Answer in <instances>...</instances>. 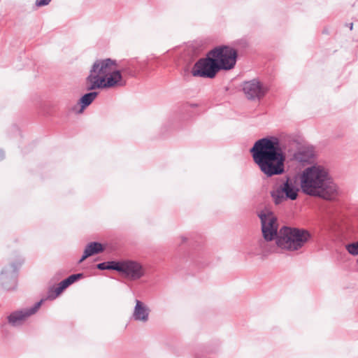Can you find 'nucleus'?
I'll return each mask as SVG.
<instances>
[{"label": "nucleus", "instance_id": "0eeeda50", "mask_svg": "<svg viewBox=\"0 0 358 358\" xmlns=\"http://www.w3.org/2000/svg\"><path fill=\"white\" fill-rule=\"evenodd\" d=\"M298 192L299 188L289 179H287L285 182L272 189L271 196L275 204L278 205L287 199H296Z\"/></svg>", "mask_w": 358, "mask_h": 358}, {"label": "nucleus", "instance_id": "dca6fc26", "mask_svg": "<svg viewBox=\"0 0 358 358\" xmlns=\"http://www.w3.org/2000/svg\"><path fill=\"white\" fill-rule=\"evenodd\" d=\"M98 93L96 92H89L83 95L80 99L82 108L88 106L96 97Z\"/></svg>", "mask_w": 358, "mask_h": 358}, {"label": "nucleus", "instance_id": "1a4fd4ad", "mask_svg": "<svg viewBox=\"0 0 358 358\" xmlns=\"http://www.w3.org/2000/svg\"><path fill=\"white\" fill-rule=\"evenodd\" d=\"M243 90L250 100H260L268 92V88L257 80L245 82Z\"/></svg>", "mask_w": 358, "mask_h": 358}, {"label": "nucleus", "instance_id": "20e7f679", "mask_svg": "<svg viewBox=\"0 0 358 358\" xmlns=\"http://www.w3.org/2000/svg\"><path fill=\"white\" fill-rule=\"evenodd\" d=\"M123 84L117 62L110 59L96 60L86 80L87 90L115 87Z\"/></svg>", "mask_w": 358, "mask_h": 358}, {"label": "nucleus", "instance_id": "39448f33", "mask_svg": "<svg viewBox=\"0 0 358 358\" xmlns=\"http://www.w3.org/2000/svg\"><path fill=\"white\" fill-rule=\"evenodd\" d=\"M219 71L218 64L209 51L194 64L191 73L194 77L213 78Z\"/></svg>", "mask_w": 358, "mask_h": 358}, {"label": "nucleus", "instance_id": "a211bd4d", "mask_svg": "<svg viewBox=\"0 0 358 358\" xmlns=\"http://www.w3.org/2000/svg\"><path fill=\"white\" fill-rule=\"evenodd\" d=\"M347 251L352 255H358V241L345 246Z\"/></svg>", "mask_w": 358, "mask_h": 358}, {"label": "nucleus", "instance_id": "9d476101", "mask_svg": "<svg viewBox=\"0 0 358 358\" xmlns=\"http://www.w3.org/2000/svg\"><path fill=\"white\" fill-rule=\"evenodd\" d=\"M42 303L43 300H41L30 308H26L12 313L8 317L9 324L13 327H17L22 324L29 316L34 314L38 310Z\"/></svg>", "mask_w": 358, "mask_h": 358}, {"label": "nucleus", "instance_id": "412c9836", "mask_svg": "<svg viewBox=\"0 0 358 358\" xmlns=\"http://www.w3.org/2000/svg\"><path fill=\"white\" fill-rule=\"evenodd\" d=\"M4 157V153L2 150H0V159H3Z\"/></svg>", "mask_w": 358, "mask_h": 358}, {"label": "nucleus", "instance_id": "ddd939ff", "mask_svg": "<svg viewBox=\"0 0 358 358\" xmlns=\"http://www.w3.org/2000/svg\"><path fill=\"white\" fill-rule=\"evenodd\" d=\"M315 157V152L312 146L299 148L293 155V159L299 163H311Z\"/></svg>", "mask_w": 358, "mask_h": 358}, {"label": "nucleus", "instance_id": "423d86ee", "mask_svg": "<svg viewBox=\"0 0 358 358\" xmlns=\"http://www.w3.org/2000/svg\"><path fill=\"white\" fill-rule=\"evenodd\" d=\"M220 70H231L234 68L237 51L231 46H216L210 50Z\"/></svg>", "mask_w": 358, "mask_h": 358}, {"label": "nucleus", "instance_id": "9b49d317", "mask_svg": "<svg viewBox=\"0 0 358 358\" xmlns=\"http://www.w3.org/2000/svg\"><path fill=\"white\" fill-rule=\"evenodd\" d=\"M134 303L131 313L132 320L141 323L148 322L151 312L149 306L145 302L139 299H135Z\"/></svg>", "mask_w": 358, "mask_h": 358}, {"label": "nucleus", "instance_id": "aec40b11", "mask_svg": "<svg viewBox=\"0 0 358 358\" xmlns=\"http://www.w3.org/2000/svg\"><path fill=\"white\" fill-rule=\"evenodd\" d=\"M346 26L350 28V30L352 29L353 28V23L352 22H350L349 24H346Z\"/></svg>", "mask_w": 358, "mask_h": 358}, {"label": "nucleus", "instance_id": "4be33fe9", "mask_svg": "<svg viewBox=\"0 0 358 358\" xmlns=\"http://www.w3.org/2000/svg\"><path fill=\"white\" fill-rule=\"evenodd\" d=\"M357 262H358V258H357Z\"/></svg>", "mask_w": 358, "mask_h": 358}, {"label": "nucleus", "instance_id": "6e6552de", "mask_svg": "<svg viewBox=\"0 0 358 358\" xmlns=\"http://www.w3.org/2000/svg\"><path fill=\"white\" fill-rule=\"evenodd\" d=\"M116 271L122 273L127 278L132 280H138L145 274V269L143 265L133 260L120 262L119 266L116 267Z\"/></svg>", "mask_w": 358, "mask_h": 358}, {"label": "nucleus", "instance_id": "f3484780", "mask_svg": "<svg viewBox=\"0 0 358 358\" xmlns=\"http://www.w3.org/2000/svg\"><path fill=\"white\" fill-rule=\"evenodd\" d=\"M120 262H103L97 264V268L100 270L105 269H113L116 271V267L119 266Z\"/></svg>", "mask_w": 358, "mask_h": 358}, {"label": "nucleus", "instance_id": "6ab92c4d", "mask_svg": "<svg viewBox=\"0 0 358 358\" xmlns=\"http://www.w3.org/2000/svg\"><path fill=\"white\" fill-rule=\"evenodd\" d=\"M51 0H36V6L37 7H42L48 5Z\"/></svg>", "mask_w": 358, "mask_h": 358}, {"label": "nucleus", "instance_id": "2eb2a0df", "mask_svg": "<svg viewBox=\"0 0 358 358\" xmlns=\"http://www.w3.org/2000/svg\"><path fill=\"white\" fill-rule=\"evenodd\" d=\"M83 276V274L78 273V274H73L70 276H69L65 280H62L55 289V296H52V299L56 298L58 296L66 287H68L69 285L73 284L74 282H76L77 280L80 279ZM50 297H52V296H50Z\"/></svg>", "mask_w": 358, "mask_h": 358}, {"label": "nucleus", "instance_id": "f257e3e1", "mask_svg": "<svg viewBox=\"0 0 358 358\" xmlns=\"http://www.w3.org/2000/svg\"><path fill=\"white\" fill-rule=\"evenodd\" d=\"M259 217L264 240L260 239L257 245L259 253L263 255L271 252L266 249L267 242L273 239H275L278 248L288 251H296L301 249L310 238V233L304 229L284 227L278 231L276 217L268 210L261 211Z\"/></svg>", "mask_w": 358, "mask_h": 358}, {"label": "nucleus", "instance_id": "4468645a", "mask_svg": "<svg viewBox=\"0 0 358 358\" xmlns=\"http://www.w3.org/2000/svg\"><path fill=\"white\" fill-rule=\"evenodd\" d=\"M104 250L102 244L98 242H91L87 245L83 255L79 261V263L83 262L87 257L94 255L99 254L103 252Z\"/></svg>", "mask_w": 358, "mask_h": 358}, {"label": "nucleus", "instance_id": "f8f14e48", "mask_svg": "<svg viewBox=\"0 0 358 358\" xmlns=\"http://www.w3.org/2000/svg\"><path fill=\"white\" fill-rule=\"evenodd\" d=\"M16 272L17 267L13 264L2 270L0 282L3 289L10 290L16 287Z\"/></svg>", "mask_w": 358, "mask_h": 358}, {"label": "nucleus", "instance_id": "7ed1b4c3", "mask_svg": "<svg viewBox=\"0 0 358 358\" xmlns=\"http://www.w3.org/2000/svg\"><path fill=\"white\" fill-rule=\"evenodd\" d=\"M300 185L304 194L325 200H332L338 194V187L328 169L322 164H315L305 169L300 176Z\"/></svg>", "mask_w": 358, "mask_h": 358}, {"label": "nucleus", "instance_id": "f03ea898", "mask_svg": "<svg viewBox=\"0 0 358 358\" xmlns=\"http://www.w3.org/2000/svg\"><path fill=\"white\" fill-rule=\"evenodd\" d=\"M250 152L255 163L267 177L280 175L285 171V155L276 138L258 140Z\"/></svg>", "mask_w": 358, "mask_h": 358}]
</instances>
